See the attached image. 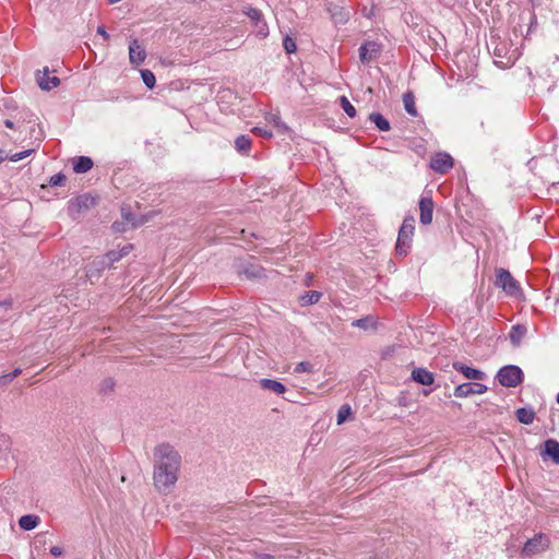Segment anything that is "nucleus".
<instances>
[{"instance_id":"393cba45","label":"nucleus","mask_w":559,"mask_h":559,"mask_svg":"<svg viewBox=\"0 0 559 559\" xmlns=\"http://www.w3.org/2000/svg\"><path fill=\"white\" fill-rule=\"evenodd\" d=\"M235 147L239 153L248 154L251 147V139L248 135H239L235 140Z\"/></svg>"},{"instance_id":"dca6fc26","label":"nucleus","mask_w":559,"mask_h":559,"mask_svg":"<svg viewBox=\"0 0 559 559\" xmlns=\"http://www.w3.org/2000/svg\"><path fill=\"white\" fill-rule=\"evenodd\" d=\"M259 384L263 390L274 392L277 395H282L286 391V386L282 382L273 379H260Z\"/></svg>"},{"instance_id":"4468645a","label":"nucleus","mask_w":559,"mask_h":559,"mask_svg":"<svg viewBox=\"0 0 559 559\" xmlns=\"http://www.w3.org/2000/svg\"><path fill=\"white\" fill-rule=\"evenodd\" d=\"M411 379L421 385H431L435 381V376L426 368L418 367L413 369Z\"/></svg>"},{"instance_id":"7c9ffc66","label":"nucleus","mask_w":559,"mask_h":559,"mask_svg":"<svg viewBox=\"0 0 559 559\" xmlns=\"http://www.w3.org/2000/svg\"><path fill=\"white\" fill-rule=\"evenodd\" d=\"M352 325L359 328V329L367 330L370 326H374V320L372 317L368 316V317L353 321Z\"/></svg>"},{"instance_id":"1a4fd4ad","label":"nucleus","mask_w":559,"mask_h":559,"mask_svg":"<svg viewBox=\"0 0 559 559\" xmlns=\"http://www.w3.org/2000/svg\"><path fill=\"white\" fill-rule=\"evenodd\" d=\"M326 11L330 14V17L335 24L344 25L350 19V11L345 7L330 2L326 4Z\"/></svg>"},{"instance_id":"c9c22d12","label":"nucleus","mask_w":559,"mask_h":559,"mask_svg":"<svg viewBox=\"0 0 559 559\" xmlns=\"http://www.w3.org/2000/svg\"><path fill=\"white\" fill-rule=\"evenodd\" d=\"M66 176L62 173H58L50 177L49 185L52 187L61 186L66 181Z\"/></svg>"},{"instance_id":"6ab92c4d","label":"nucleus","mask_w":559,"mask_h":559,"mask_svg":"<svg viewBox=\"0 0 559 559\" xmlns=\"http://www.w3.org/2000/svg\"><path fill=\"white\" fill-rule=\"evenodd\" d=\"M264 272L265 270L261 265L254 263L247 264L242 270V273L246 275V277L250 280L264 277Z\"/></svg>"},{"instance_id":"ea45409f","label":"nucleus","mask_w":559,"mask_h":559,"mask_svg":"<svg viewBox=\"0 0 559 559\" xmlns=\"http://www.w3.org/2000/svg\"><path fill=\"white\" fill-rule=\"evenodd\" d=\"M252 132L262 136V138H266V139H270L273 136L272 132L270 130H266V129H263V128H260V127H254L252 129Z\"/></svg>"},{"instance_id":"20e7f679","label":"nucleus","mask_w":559,"mask_h":559,"mask_svg":"<svg viewBox=\"0 0 559 559\" xmlns=\"http://www.w3.org/2000/svg\"><path fill=\"white\" fill-rule=\"evenodd\" d=\"M498 382L506 388H515L523 381L522 369L515 365H507L496 376Z\"/></svg>"},{"instance_id":"6e6d98bb","label":"nucleus","mask_w":559,"mask_h":559,"mask_svg":"<svg viewBox=\"0 0 559 559\" xmlns=\"http://www.w3.org/2000/svg\"><path fill=\"white\" fill-rule=\"evenodd\" d=\"M116 225H117V224L115 223V224H114L115 229H116L117 231H120V228L116 227Z\"/></svg>"},{"instance_id":"f3484780","label":"nucleus","mask_w":559,"mask_h":559,"mask_svg":"<svg viewBox=\"0 0 559 559\" xmlns=\"http://www.w3.org/2000/svg\"><path fill=\"white\" fill-rule=\"evenodd\" d=\"M545 455L549 456L554 463L559 464V442L555 439L545 441Z\"/></svg>"},{"instance_id":"cd10ccee","label":"nucleus","mask_w":559,"mask_h":559,"mask_svg":"<svg viewBox=\"0 0 559 559\" xmlns=\"http://www.w3.org/2000/svg\"><path fill=\"white\" fill-rule=\"evenodd\" d=\"M122 258V253L118 251H109L105 258L99 262L102 267H105L114 262L119 261Z\"/></svg>"},{"instance_id":"4c0bfd02","label":"nucleus","mask_w":559,"mask_h":559,"mask_svg":"<svg viewBox=\"0 0 559 559\" xmlns=\"http://www.w3.org/2000/svg\"><path fill=\"white\" fill-rule=\"evenodd\" d=\"M33 153V150H26L23 152L15 153L11 156H9V159L12 162H19L27 156H29Z\"/></svg>"},{"instance_id":"39448f33","label":"nucleus","mask_w":559,"mask_h":559,"mask_svg":"<svg viewBox=\"0 0 559 559\" xmlns=\"http://www.w3.org/2000/svg\"><path fill=\"white\" fill-rule=\"evenodd\" d=\"M96 203L95 198L91 194H81L74 199H71L68 203V212L72 217L90 210Z\"/></svg>"},{"instance_id":"e433bc0d","label":"nucleus","mask_w":559,"mask_h":559,"mask_svg":"<svg viewBox=\"0 0 559 559\" xmlns=\"http://www.w3.org/2000/svg\"><path fill=\"white\" fill-rule=\"evenodd\" d=\"M312 371V365L308 361H300L295 367V372L301 373V372H311Z\"/></svg>"},{"instance_id":"72a5a7b5","label":"nucleus","mask_w":559,"mask_h":559,"mask_svg":"<svg viewBox=\"0 0 559 559\" xmlns=\"http://www.w3.org/2000/svg\"><path fill=\"white\" fill-rule=\"evenodd\" d=\"M283 47L286 51V53H294L297 50V45L294 38L290 36H286L283 40Z\"/></svg>"},{"instance_id":"de8ad7c7","label":"nucleus","mask_w":559,"mask_h":559,"mask_svg":"<svg viewBox=\"0 0 559 559\" xmlns=\"http://www.w3.org/2000/svg\"><path fill=\"white\" fill-rule=\"evenodd\" d=\"M257 557L260 559H274V556H272L270 554H259V555H257Z\"/></svg>"},{"instance_id":"3c124183","label":"nucleus","mask_w":559,"mask_h":559,"mask_svg":"<svg viewBox=\"0 0 559 559\" xmlns=\"http://www.w3.org/2000/svg\"><path fill=\"white\" fill-rule=\"evenodd\" d=\"M4 126H5L7 128H9V129H13V128H14V123H13V121H12V120H9V119H7V120L4 121Z\"/></svg>"},{"instance_id":"f03ea898","label":"nucleus","mask_w":559,"mask_h":559,"mask_svg":"<svg viewBox=\"0 0 559 559\" xmlns=\"http://www.w3.org/2000/svg\"><path fill=\"white\" fill-rule=\"evenodd\" d=\"M415 229V218L407 216L404 218L402 226L399 230L397 241L395 246L396 254L406 255L411 248L412 237Z\"/></svg>"},{"instance_id":"473e14b6","label":"nucleus","mask_w":559,"mask_h":559,"mask_svg":"<svg viewBox=\"0 0 559 559\" xmlns=\"http://www.w3.org/2000/svg\"><path fill=\"white\" fill-rule=\"evenodd\" d=\"M254 26L257 28V36L260 38H266L269 36V26L266 22L261 20V22L254 23Z\"/></svg>"},{"instance_id":"c756f323","label":"nucleus","mask_w":559,"mask_h":559,"mask_svg":"<svg viewBox=\"0 0 559 559\" xmlns=\"http://www.w3.org/2000/svg\"><path fill=\"white\" fill-rule=\"evenodd\" d=\"M141 78H142L144 84L148 88L154 87L156 80H155L154 73L151 70H148V69L141 70Z\"/></svg>"},{"instance_id":"49530a36","label":"nucleus","mask_w":559,"mask_h":559,"mask_svg":"<svg viewBox=\"0 0 559 559\" xmlns=\"http://www.w3.org/2000/svg\"><path fill=\"white\" fill-rule=\"evenodd\" d=\"M511 58L508 59V61L504 63L502 60H496L495 63L496 64H500L502 68H506L508 67L510 63H511Z\"/></svg>"},{"instance_id":"a19ab883","label":"nucleus","mask_w":559,"mask_h":559,"mask_svg":"<svg viewBox=\"0 0 559 559\" xmlns=\"http://www.w3.org/2000/svg\"><path fill=\"white\" fill-rule=\"evenodd\" d=\"M271 121H272V122L274 123V126H275L276 128H278V129H283V130H286V129H287L286 124H285V123H283V122L281 121L280 117H277V116H272Z\"/></svg>"},{"instance_id":"c03bdc74","label":"nucleus","mask_w":559,"mask_h":559,"mask_svg":"<svg viewBox=\"0 0 559 559\" xmlns=\"http://www.w3.org/2000/svg\"><path fill=\"white\" fill-rule=\"evenodd\" d=\"M504 49H506V47H502V48L496 47L493 50L495 57L503 58L506 56Z\"/></svg>"},{"instance_id":"79ce46f5","label":"nucleus","mask_w":559,"mask_h":559,"mask_svg":"<svg viewBox=\"0 0 559 559\" xmlns=\"http://www.w3.org/2000/svg\"><path fill=\"white\" fill-rule=\"evenodd\" d=\"M50 554L53 557H60L63 554V549L59 546H53L50 548Z\"/></svg>"},{"instance_id":"2eb2a0df","label":"nucleus","mask_w":559,"mask_h":559,"mask_svg":"<svg viewBox=\"0 0 559 559\" xmlns=\"http://www.w3.org/2000/svg\"><path fill=\"white\" fill-rule=\"evenodd\" d=\"M37 83L43 91H50L60 84V79L49 76V70L45 68L43 74L37 75Z\"/></svg>"},{"instance_id":"bb28decb","label":"nucleus","mask_w":559,"mask_h":559,"mask_svg":"<svg viewBox=\"0 0 559 559\" xmlns=\"http://www.w3.org/2000/svg\"><path fill=\"white\" fill-rule=\"evenodd\" d=\"M340 105L348 117L354 118L356 116V109L350 104V102L348 100V98L346 96L340 97Z\"/></svg>"},{"instance_id":"a878e982","label":"nucleus","mask_w":559,"mask_h":559,"mask_svg":"<svg viewBox=\"0 0 559 559\" xmlns=\"http://www.w3.org/2000/svg\"><path fill=\"white\" fill-rule=\"evenodd\" d=\"M403 104L406 112L413 117L417 116V110L415 106V97L412 92H407L403 95Z\"/></svg>"},{"instance_id":"09e8293b","label":"nucleus","mask_w":559,"mask_h":559,"mask_svg":"<svg viewBox=\"0 0 559 559\" xmlns=\"http://www.w3.org/2000/svg\"><path fill=\"white\" fill-rule=\"evenodd\" d=\"M530 23H531V25H530V29H531L533 27V25L536 23V16L534 13L530 14Z\"/></svg>"},{"instance_id":"58836bf2","label":"nucleus","mask_w":559,"mask_h":559,"mask_svg":"<svg viewBox=\"0 0 559 559\" xmlns=\"http://www.w3.org/2000/svg\"><path fill=\"white\" fill-rule=\"evenodd\" d=\"M114 386H115V381L111 378H108L103 381L100 390L104 393H107V392H111L114 390Z\"/></svg>"},{"instance_id":"5701e85b","label":"nucleus","mask_w":559,"mask_h":559,"mask_svg":"<svg viewBox=\"0 0 559 559\" xmlns=\"http://www.w3.org/2000/svg\"><path fill=\"white\" fill-rule=\"evenodd\" d=\"M321 293L317 290L305 292L300 297L299 301L301 306H310L317 304L321 298Z\"/></svg>"},{"instance_id":"4be33fe9","label":"nucleus","mask_w":559,"mask_h":559,"mask_svg":"<svg viewBox=\"0 0 559 559\" xmlns=\"http://www.w3.org/2000/svg\"><path fill=\"white\" fill-rule=\"evenodd\" d=\"M525 334H526V328L524 325L518 324V325L512 326V329L509 333V338L514 346H519L521 344L523 337L525 336Z\"/></svg>"},{"instance_id":"412c9836","label":"nucleus","mask_w":559,"mask_h":559,"mask_svg":"<svg viewBox=\"0 0 559 559\" xmlns=\"http://www.w3.org/2000/svg\"><path fill=\"white\" fill-rule=\"evenodd\" d=\"M369 120L374 123L380 131L386 132L391 129L389 120L380 112H371Z\"/></svg>"},{"instance_id":"6e6552de","label":"nucleus","mask_w":559,"mask_h":559,"mask_svg":"<svg viewBox=\"0 0 559 559\" xmlns=\"http://www.w3.org/2000/svg\"><path fill=\"white\" fill-rule=\"evenodd\" d=\"M381 53V45L377 41H365L359 47V59L362 63H370L376 60Z\"/></svg>"},{"instance_id":"a18cd8bd","label":"nucleus","mask_w":559,"mask_h":559,"mask_svg":"<svg viewBox=\"0 0 559 559\" xmlns=\"http://www.w3.org/2000/svg\"><path fill=\"white\" fill-rule=\"evenodd\" d=\"M122 216L126 221L132 222V214L130 212H126L124 209H122Z\"/></svg>"},{"instance_id":"9b49d317","label":"nucleus","mask_w":559,"mask_h":559,"mask_svg":"<svg viewBox=\"0 0 559 559\" xmlns=\"http://www.w3.org/2000/svg\"><path fill=\"white\" fill-rule=\"evenodd\" d=\"M435 203L431 197H421L419 200V222L429 225L432 222Z\"/></svg>"},{"instance_id":"aec40b11","label":"nucleus","mask_w":559,"mask_h":559,"mask_svg":"<svg viewBox=\"0 0 559 559\" xmlns=\"http://www.w3.org/2000/svg\"><path fill=\"white\" fill-rule=\"evenodd\" d=\"M40 522V518L34 514H25L20 518L19 525L24 531L34 530Z\"/></svg>"},{"instance_id":"9d476101","label":"nucleus","mask_w":559,"mask_h":559,"mask_svg":"<svg viewBox=\"0 0 559 559\" xmlns=\"http://www.w3.org/2000/svg\"><path fill=\"white\" fill-rule=\"evenodd\" d=\"M487 386L483 383L478 382H465L459 384L454 389V396L456 397H467L473 394H484L487 391Z\"/></svg>"},{"instance_id":"2f4dec72","label":"nucleus","mask_w":559,"mask_h":559,"mask_svg":"<svg viewBox=\"0 0 559 559\" xmlns=\"http://www.w3.org/2000/svg\"><path fill=\"white\" fill-rule=\"evenodd\" d=\"M245 13L248 15V17L254 23L261 22L263 20V14L261 10L249 7Z\"/></svg>"},{"instance_id":"4d7b16f0","label":"nucleus","mask_w":559,"mask_h":559,"mask_svg":"<svg viewBox=\"0 0 559 559\" xmlns=\"http://www.w3.org/2000/svg\"><path fill=\"white\" fill-rule=\"evenodd\" d=\"M556 401L559 404V393L557 394Z\"/></svg>"},{"instance_id":"37998d69","label":"nucleus","mask_w":559,"mask_h":559,"mask_svg":"<svg viewBox=\"0 0 559 559\" xmlns=\"http://www.w3.org/2000/svg\"><path fill=\"white\" fill-rule=\"evenodd\" d=\"M97 34H98V35H100V36H103V38H104L105 40H107V39L109 38V35H108V33L106 32L105 26H103V25H100V26H98V27H97Z\"/></svg>"},{"instance_id":"f257e3e1","label":"nucleus","mask_w":559,"mask_h":559,"mask_svg":"<svg viewBox=\"0 0 559 559\" xmlns=\"http://www.w3.org/2000/svg\"><path fill=\"white\" fill-rule=\"evenodd\" d=\"M153 481L158 492L168 495L173 491L181 466V455L168 442L157 444L153 450Z\"/></svg>"},{"instance_id":"603ef678","label":"nucleus","mask_w":559,"mask_h":559,"mask_svg":"<svg viewBox=\"0 0 559 559\" xmlns=\"http://www.w3.org/2000/svg\"><path fill=\"white\" fill-rule=\"evenodd\" d=\"M128 252H129L128 247H124V248H122L121 251H119V253H122V257L128 254Z\"/></svg>"},{"instance_id":"c85d7f7f","label":"nucleus","mask_w":559,"mask_h":559,"mask_svg":"<svg viewBox=\"0 0 559 559\" xmlns=\"http://www.w3.org/2000/svg\"><path fill=\"white\" fill-rule=\"evenodd\" d=\"M352 415V408L348 404H343L337 412V425H342Z\"/></svg>"},{"instance_id":"7ed1b4c3","label":"nucleus","mask_w":559,"mask_h":559,"mask_svg":"<svg viewBox=\"0 0 559 559\" xmlns=\"http://www.w3.org/2000/svg\"><path fill=\"white\" fill-rule=\"evenodd\" d=\"M495 285L512 297H518L522 294L519 282L506 269L497 270Z\"/></svg>"},{"instance_id":"ddd939ff","label":"nucleus","mask_w":559,"mask_h":559,"mask_svg":"<svg viewBox=\"0 0 559 559\" xmlns=\"http://www.w3.org/2000/svg\"><path fill=\"white\" fill-rule=\"evenodd\" d=\"M453 368L468 380H484L486 378V373L484 371L468 367L459 361L453 362Z\"/></svg>"},{"instance_id":"a211bd4d","label":"nucleus","mask_w":559,"mask_h":559,"mask_svg":"<svg viewBox=\"0 0 559 559\" xmlns=\"http://www.w3.org/2000/svg\"><path fill=\"white\" fill-rule=\"evenodd\" d=\"M94 163L91 157L80 156L73 164V170L76 174H84L92 169Z\"/></svg>"},{"instance_id":"0eeeda50","label":"nucleus","mask_w":559,"mask_h":559,"mask_svg":"<svg viewBox=\"0 0 559 559\" xmlns=\"http://www.w3.org/2000/svg\"><path fill=\"white\" fill-rule=\"evenodd\" d=\"M453 164L452 156L445 152L437 153L430 159V168L438 174H447Z\"/></svg>"},{"instance_id":"f704fd0d","label":"nucleus","mask_w":559,"mask_h":559,"mask_svg":"<svg viewBox=\"0 0 559 559\" xmlns=\"http://www.w3.org/2000/svg\"><path fill=\"white\" fill-rule=\"evenodd\" d=\"M22 373V369L20 368H15L12 372L8 373V374H4L1 377L0 379V382L2 384H8L9 382H11L13 379H15L17 376H20Z\"/></svg>"},{"instance_id":"b1692460","label":"nucleus","mask_w":559,"mask_h":559,"mask_svg":"<svg viewBox=\"0 0 559 559\" xmlns=\"http://www.w3.org/2000/svg\"><path fill=\"white\" fill-rule=\"evenodd\" d=\"M516 419L525 425H530L534 421L535 412L532 408L521 407L515 413Z\"/></svg>"},{"instance_id":"864d4df0","label":"nucleus","mask_w":559,"mask_h":559,"mask_svg":"<svg viewBox=\"0 0 559 559\" xmlns=\"http://www.w3.org/2000/svg\"><path fill=\"white\" fill-rule=\"evenodd\" d=\"M10 305H11V301H8V300L0 302V306H10Z\"/></svg>"},{"instance_id":"423d86ee","label":"nucleus","mask_w":559,"mask_h":559,"mask_svg":"<svg viewBox=\"0 0 559 559\" xmlns=\"http://www.w3.org/2000/svg\"><path fill=\"white\" fill-rule=\"evenodd\" d=\"M549 546V538L544 534L535 535L533 538L528 539L523 549L522 556L531 557L533 555L539 554L546 550Z\"/></svg>"},{"instance_id":"8fccbe9b","label":"nucleus","mask_w":559,"mask_h":559,"mask_svg":"<svg viewBox=\"0 0 559 559\" xmlns=\"http://www.w3.org/2000/svg\"><path fill=\"white\" fill-rule=\"evenodd\" d=\"M7 158H9V156L5 154L3 150L0 148V164Z\"/></svg>"},{"instance_id":"5fc2aeb1","label":"nucleus","mask_w":559,"mask_h":559,"mask_svg":"<svg viewBox=\"0 0 559 559\" xmlns=\"http://www.w3.org/2000/svg\"><path fill=\"white\" fill-rule=\"evenodd\" d=\"M121 0H108L109 3H117V2H120Z\"/></svg>"},{"instance_id":"f8f14e48","label":"nucleus","mask_w":559,"mask_h":559,"mask_svg":"<svg viewBox=\"0 0 559 559\" xmlns=\"http://www.w3.org/2000/svg\"><path fill=\"white\" fill-rule=\"evenodd\" d=\"M146 58L145 49L140 45L138 39L129 43V60L133 66H140Z\"/></svg>"}]
</instances>
